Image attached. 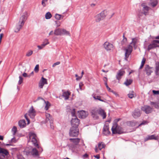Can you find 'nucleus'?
Returning a JSON list of instances; mask_svg holds the SVG:
<instances>
[{
    "label": "nucleus",
    "instance_id": "obj_1",
    "mask_svg": "<svg viewBox=\"0 0 159 159\" xmlns=\"http://www.w3.org/2000/svg\"><path fill=\"white\" fill-rule=\"evenodd\" d=\"M137 43V39L136 38H133L132 39V41L130 43V44L127 47L125 48V59L126 60H127V58L129 57L132 51V45L133 46L134 48L136 49V44Z\"/></svg>",
    "mask_w": 159,
    "mask_h": 159
},
{
    "label": "nucleus",
    "instance_id": "obj_2",
    "mask_svg": "<svg viewBox=\"0 0 159 159\" xmlns=\"http://www.w3.org/2000/svg\"><path fill=\"white\" fill-rule=\"evenodd\" d=\"M24 14L20 17L19 21L16 25L14 30L15 32L17 33L19 31L20 29L22 28L24 25L27 19L26 17L28 16L27 13L25 12L24 13Z\"/></svg>",
    "mask_w": 159,
    "mask_h": 159
},
{
    "label": "nucleus",
    "instance_id": "obj_3",
    "mask_svg": "<svg viewBox=\"0 0 159 159\" xmlns=\"http://www.w3.org/2000/svg\"><path fill=\"white\" fill-rule=\"evenodd\" d=\"M120 120V119H115L113 121V126L111 128L112 133L113 134H121L123 133L124 132L123 131L122 128L118 126L117 123Z\"/></svg>",
    "mask_w": 159,
    "mask_h": 159
},
{
    "label": "nucleus",
    "instance_id": "obj_4",
    "mask_svg": "<svg viewBox=\"0 0 159 159\" xmlns=\"http://www.w3.org/2000/svg\"><path fill=\"white\" fill-rule=\"evenodd\" d=\"M71 114L73 118L71 121L72 127L78 128L80 123V120L77 118L75 115V109H73L71 111Z\"/></svg>",
    "mask_w": 159,
    "mask_h": 159
},
{
    "label": "nucleus",
    "instance_id": "obj_5",
    "mask_svg": "<svg viewBox=\"0 0 159 159\" xmlns=\"http://www.w3.org/2000/svg\"><path fill=\"white\" fill-rule=\"evenodd\" d=\"M31 142L34 146L38 148H39V142L37 139V137L36 134L30 132L29 134V140L28 142Z\"/></svg>",
    "mask_w": 159,
    "mask_h": 159
},
{
    "label": "nucleus",
    "instance_id": "obj_6",
    "mask_svg": "<svg viewBox=\"0 0 159 159\" xmlns=\"http://www.w3.org/2000/svg\"><path fill=\"white\" fill-rule=\"evenodd\" d=\"M53 34L56 35H66L70 36V34L69 32L66 31L64 29L57 28L54 30Z\"/></svg>",
    "mask_w": 159,
    "mask_h": 159
},
{
    "label": "nucleus",
    "instance_id": "obj_7",
    "mask_svg": "<svg viewBox=\"0 0 159 159\" xmlns=\"http://www.w3.org/2000/svg\"><path fill=\"white\" fill-rule=\"evenodd\" d=\"M79 133V130L78 128L72 127L70 129L69 134L70 137H76L78 135Z\"/></svg>",
    "mask_w": 159,
    "mask_h": 159
},
{
    "label": "nucleus",
    "instance_id": "obj_8",
    "mask_svg": "<svg viewBox=\"0 0 159 159\" xmlns=\"http://www.w3.org/2000/svg\"><path fill=\"white\" fill-rule=\"evenodd\" d=\"M105 17L104 12L102 11L100 13L97 15L95 17L96 21L99 22L100 20H103Z\"/></svg>",
    "mask_w": 159,
    "mask_h": 159
},
{
    "label": "nucleus",
    "instance_id": "obj_9",
    "mask_svg": "<svg viewBox=\"0 0 159 159\" xmlns=\"http://www.w3.org/2000/svg\"><path fill=\"white\" fill-rule=\"evenodd\" d=\"M39 100H41V101L43 103L45 104L46 106L45 107V109L46 110H47L49 108V107L50 106V103L48 102V101H45V100L42 98L40 97H39L34 102H36L38 101H39Z\"/></svg>",
    "mask_w": 159,
    "mask_h": 159
},
{
    "label": "nucleus",
    "instance_id": "obj_10",
    "mask_svg": "<svg viewBox=\"0 0 159 159\" xmlns=\"http://www.w3.org/2000/svg\"><path fill=\"white\" fill-rule=\"evenodd\" d=\"M141 110L144 111L146 114H149L152 111V108L148 105H144L143 107H142Z\"/></svg>",
    "mask_w": 159,
    "mask_h": 159
},
{
    "label": "nucleus",
    "instance_id": "obj_11",
    "mask_svg": "<svg viewBox=\"0 0 159 159\" xmlns=\"http://www.w3.org/2000/svg\"><path fill=\"white\" fill-rule=\"evenodd\" d=\"M77 114L79 118H84L87 116L88 113L85 111L82 110L80 111H78Z\"/></svg>",
    "mask_w": 159,
    "mask_h": 159
},
{
    "label": "nucleus",
    "instance_id": "obj_12",
    "mask_svg": "<svg viewBox=\"0 0 159 159\" xmlns=\"http://www.w3.org/2000/svg\"><path fill=\"white\" fill-rule=\"evenodd\" d=\"M153 68L148 65H146L145 68V71L146 74L149 76L153 72Z\"/></svg>",
    "mask_w": 159,
    "mask_h": 159
},
{
    "label": "nucleus",
    "instance_id": "obj_13",
    "mask_svg": "<svg viewBox=\"0 0 159 159\" xmlns=\"http://www.w3.org/2000/svg\"><path fill=\"white\" fill-rule=\"evenodd\" d=\"M28 115L32 119H33L35 116V111L33 106H32L29 110Z\"/></svg>",
    "mask_w": 159,
    "mask_h": 159
},
{
    "label": "nucleus",
    "instance_id": "obj_14",
    "mask_svg": "<svg viewBox=\"0 0 159 159\" xmlns=\"http://www.w3.org/2000/svg\"><path fill=\"white\" fill-rule=\"evenodd\" d=\"M0 153L4 158H7L9 155V152L7 150L0 147Z\"/></svg>",
    "mask_w": 159,
    "mask_h": 159
},
{
    "label": "nucleus",
    "instance_id": "obj_15",
    "mask_svg": "<svg viewBox=\"0 0 159 159\" xmlns=\"http://www.w3.org/2000/svg\"><path fill=\"white\" fill-rule=\"evenodd\" d=\"M103 45L104 48L107 51L111 50L113 48V45L107 42H105Z\"/></svg>",
    "mask_w": 159,
    "mask_h": 159
},
{
    "label": "nucleus",
    "instance_id": "obj_16",
    "mask_svg": "<svg viewBox=\"0 0 159 159\" xmlns=\"http://www.w3.org/2000/svg\"><path fill=\"white\" fill-rule=\"evenodd\" d=\"M103 133L105 135H107L110 134L109 130L108 125H104L103 129Z\"/></svg>",
    "mask_w": 159,
    "mask_h": 159
},
{
    "label": "nucleus",
    "instance_id": "obj_17",
    "mask_svg": "<svg viewBox=\"0 0 159 159\" xmlns=\"http://www.w3.org/2000/svg\"><path fill=\"white\" fill-rule=\"evenodd\" d=\"M141 112L139 109H135L132 114L133 116L135 118H137L140 116Z\"/></svg>",
    "mask_w": 159,
    "mask_h": 159
},
{
    "label": "nucleus",
    "instance_id": "obj_18",
    "mask_svg": "<svg viewBox=\"0 0 159 159\" xmlns=\"http://www.w3.org/2000/svg\"><path fill=\"white\" fill-rule=\"evenodd\" d=\"M125 74V72L123 70H120L118 72L116 75V79L118 80H120L121 77Z\"/></svg>",
    "mask_w": 159,
    "mask_h": 159
},
{
    "label": "nucleus",
    "instance_id": "obj_19",
    "mask_svg": "<svg viewBox=\"0 0 159 159\" xmlns=\"http://www.w3.org/2000/svg\"><path fill=\"white\" fill-rule=\"evenodd\" d=\"M159 138L158 136H156L155 135H148L147 137L145 139L144 141H146L148 140L154 139L157 140Z\"/></svg>",
    "mask_w": 159,
    "mask_h": 159
},
{
    "label": "nucleus",
    "instance_id": "obj_20",
    "mask_svg": "<svg viewBox=\"0 0 159 159\" xmlns=\"http://www.w3.org/2000/svg\"><path fill=\"white\" fill-rule=\"evenodd\" d=\"M31 154L34 156H38L39 155L38 150L35 148H32L31 147Z\"/></svg>",
    "mask_w": 159,
    "mask_h": 159
},
{
    "label": "nucleus",
    "instance_id": "obj_21",
    "mask_svg": "<svg viewBox=\"0 0 159 159\" xmlns=\"http://www.w3.org/2000/svg\"><path fill=\"white\" fill-rule=\"evenodd\" d=\"M91 113L94 119H97L98 118V110H92L91 111Z\"/></svg>",
    "mask_w": 159,
    "mask_h": 159
},
{
    "label": "nucleus",
    "instance_id": "obj_22",
    "mask_svg": "<svg viewBox=\"0 0 159 159\" xmlns=\"http://www.w3.org/2000/svg\"><path fill=\"white\" fill-rule=\"evenodd\" d=\"M155 73L156 75H159V62L156 61L155 64Z\"/></svg>",
    "mask_w": 159,
    "mask_h": 159
},
{
    "label": "nucleus",
    "instance_id": "obj_23",
    "mask_svg": "<svg viewBox=\"0 0 159 159\" xmlns=\"http://www.w3.org/2000/svg\"><path fill=\"white\" fill-rule=\"evenodd\" d=\"M98 113L102 117L103 119L106 118V113L103 110L100 109L98 110Z\"/></svg>",
    "mask_w": 159,
    "mask_h": 159
},
{
    "label": "nucleus",
    "instance_id": "obj_24",
    "mask_svg": "<svg viewBox=\"0 0 159 159\" xmlns=\"http://www.w3.org/2000/svg\"><path fill=\"white\" fill-rule=\"evenodd\" d=\"M92 96L95 100H98L102 102H105L102 99V97L100 96H97L96 94H93Z\"/></svg>",
    "mask_w": 159,
    "mask_h": 159
},
{
    "label": "nucleus",
    "instance_id": "obj_25",
    "mask_svg": "<svg viewBox=\"0 0 159 159\" xmlns=\"http://www.w3.org/2000/svg\"><path fill=\"white\" fill-rule=\"evenodd\" d=\"M31 147L26 148L23 151L24 154L27 156L31 154Z\"/></svg>",
    "mask_w": 159,
    "mask_h": 159
},
{
    "label": "nucleus",
    "instance_id": "obj_26",
    "mask_svg": "<svg viewBox=\"0 0 159 159\" xmlns=\"http://www.w3.org/2000/svg\"><path fill=\"white\" fill-rule=\"evenodd\" d=\"M142 6H143V13L144 14L146 15L147 14V13L148 12V11L149 10V8L147 6H144V5H143V4H142Z\"/></svg>",
    "mask_w": 159,
    "mask_h": 159
},
{
    "label": "nucleus",
    "instance_id": "obj_27",
    "mask_svg": "<svg viewBox=\"0 0 159 159\" xmlns=\"http://www.w3.org/2000/svg\"><path fill=\"white\" fill-rule=\"evenodd\" d=\"M69 140L71 142H73L74 143V144L77 145L79 143L80 141V139L79 138H76V139H70Z\"/></svg>",
    "mask_w": 159,
    "mask_h": 159
},
{
    "label": "nucleus",
    "instance_id": "obj_28",
    "mask_svg": "<svg viewBox=\"0 0 159 159\" xmlns=\"http://www.w3.org/2000/svg\"><path fill=\"white\" fill-rule=\"evenodd\" d=\"M46 117V121L47 122L49 121L50 123H52V118L50 116V115L49 113H46L45 115Z\"/></svg>",
    "mask_w": 159,
    "mask_h": 159
},
{
    "label": "nucleus",
    "instance_id": "obj_29",
    "mask_svg": "<svg viewBox=\"0 0 159 159\" xmlns=\"http://www.w3.org/2000/svg\"><path fill=\"white\" fill-rule=\"evenodd\" d=\"M70 93L69 92H64L63 93L62 96L65 98V100H67L69 98V96L70 95Z\"/></svg>",
    "mask_w": 159,
    "mask_h": 159
},
{
    "label": "nucleus",
    "instance_id": "obj_30",
    "mask_svg": "<svg viewBox=\"0 0 159 159\" xmlns=\"http://www.w3.org/2000/svg\"><path fill=\"white\" fill-rule=\"evenodd\" d=\"M18 124L21 128H23L25 127L26 123L25 120H20L19 121Z\"/></svg>",
    "mask_w": 159,
    "mask_h": 159
},
{
    "label": "nucleus",
    "instance_id": "obj_31",
    "mask_svg": "<svg viewBox=\"0 0 159 159\" xmlns=\"http://www.w3.org/2000/svg\"><path fill=\"white\" fill-rule=\"evenodd\" d=\"M155 48V43L154 42L153 40L152 41L151 43L149 44L148 48V50L150 51L151 49Z\"/></svg>",
    "mask_w": 159,
    "mask_h": 159
},
{
    "label": "nucleus",
    "instance_id": "obj_32",
    "mask_svg": "<svg viewBox=\"0 0 159 159\" xmlns=\"http://www.w3.org/2000/svg\"><path fill=\"white\" fill-rule=\"evenodd\" d=\"M105 145L103 142L99 143L98 144V148L100 150H101L102 148H104Z\"/></svg>",
    "mask_w": 159,
    "mask_h": 159
},
{
    "label": "nucleus",
    "instance_id": "obj_33",
    "mask_svg": "<svg viewBox=\"0 0 159 159\" xmlns=\"http://www.w3.org/2000/svg\"><path fill=\"white\" fill-rule=\"evenodd\" d=\"M134 92L133 91H130L128 94V97L130 98H132L134 97Z\"/></svg>",
    "mask_w": 159,
    "mask_h": 159
},
{
    "label": "nucleus",
    "instance_id": "obj_34",
    "mask_svg": "<svg viewBox=\"0 0 159 159\" xmlns=\"http://www.w3.org/2000/svg\"><path fill=\"white\" fill-rule=\"evenodd\" d=\"M157 0H153L150 3L151 5L153 7H155L157 4Z\"/></svg>",
    "mask_w": 159,
    "mask_h": 159
},
{
    "label": "nucleus",
    "instance_id": "obj_35",
    "mask_svg": "<svg viewBox=\"0 0 159 159\" xmlns=\"http://www.w3.org/2000/svg\"><path fill=\"white\" fill-rule=\"evenodd\" d=\"M55 17L56 19L59 20L61 18L63 19V18L64 16L59 14H56L55 15Z\"/></svg>",
    "mask_w": 159,
    "mask_h": 159
},
{
    "label": "nucleus",
    "instance_id": "obj_36",
    "mask_svg": "<svg viewBox=\"0 0 159 159\" xmlns=\"http://www.w3.org/2000/svg\"><path fill=\"white\" fill-rule=\"evenodd\" d=\"M52 16V15L51 13L49 12H47L45 16V18L47 19H50Z\"/></svg>",
    "mask_w": 159,
    "mask_h": 159
},
{
    "label": "nucleus",
    "instance_id": "obj_37",
    "mask_svg": "<svg viewBox=\"0 0 159 159\" xmlns=\"http://www.w3.org/2000/svg\"><path fill=\"white\" fill-rule=\"evenodd\" d=\"M132 82V80L131 79L126 80V81L124 83V84L126 86H128L130 85Z\"/></svg>",
    "mask_w": 159,
    "mask_h": 159
},
{
    "label": "nucleus",
    "instance_id": "obj_38",
    "mask_svg": "<svg viewBox=\"0 0 159 159\" xmlns=\"http://www.w3.org/2000/svg\"><path fill=\"white\" fill-rule=\"evenodd\" d=\"M46 41H47V40H46ZM47 42H48L47 41ZM48 44V43H43V44L41 46L38 45L37 47L39 49H41L43 48L46 45Z\"/></svg>",
    "mask_w": 159,
    "mask_h": 159
},
{
    "label": "nucleus",
    "instance_id": "obj_39",
    "mask_svg": "<svg viewBox=\"0 0 159 159\" xmlns=\"http://www.w3.org/2000/svg\"><path fill=\"white\" fill-rule=\"evenodd\" d=\"M40 81L44 84H48L47 79L44 78L43 77H42Z\"/></svg>",
    "mask_w": 159,
    "mask_h": 159
},
{
    "label": "nucleus",
    "instance_id": "obj_40",
    "mask_svg": "<svg viewBox=\"0 0 159 159\" xmlns=\"http://www.w3.org/2000/svg\"><path fill=\"white\" fill-rule=\"evenodd\" d=\"M11 131L13 133V135H15L17 131V128L15 126H13L12 128V129Z\"/></svg>",
    "mask_w": 159,
    "mask_h": 159
},
{
    "label": "nucleus",
    "instance_id": "obj_41",
    "mask_svg": "<svg viewBox=\"0 0 159 159\" xmlns=\"http://www.w3.org/2000/svg\"><path fill=\"white\" fill-rule=\"evenodd\" d=\"M48 1V0H42L41 3L43 7H44L46 6V3Z\"/></svg>",
    "mask_w": 159,
    "mask_h": 159
},
{
    "label": "nucleus",
    "instance_id": "obj_42",
    "mask_svg": "<svg viewBox=\"0 0 159 159\" xmlns=\"http://www.w3.org/2000/svg\"><path fill=\"white\" fill-rule=\"evenodd\" d=\"M19 80L18 81V84H21L23 82V78L21 75L19 76Z\"/></svg>",
    "mask_w": 159,
    "mask_h": 159
},
{
    "label": "nucleus",
    "instance_id": "obj_43",
    "mask_svg": "<svg viewBox=\"0 0 159 159\" xmlns=\"http://www.w3.org/2000/svg\"><path fill=\"white\" fill-rule=\"evenodd\" d=\"M33 51L31 50H30L27 52L26 54V56L27 57H30L32 55L33 53Z\"/></svg>",
    "mask_w": 159,
    "mask_h": 159
},
{
    "label": "nucleus",
    "instance_id": "obj_44",
    "mask_svg": "<svg viewBox=\"0 0 159 159\" xmlns=\"http://www.w3.org/2000/svg\"><path fill=\"white\" fill-rule=\"evenodd\" d=\"M39 70V65H36L34 69V70L36 72H38Z\"/></svg>",
    "mask_w": 159,
    "mask_h": 159
},
{
    "label": "nucleus",
    "instance_id": "obj_45",
    "mask_svg": "<svg viewBox=\"0 0 159 159\" xmlns=\"http://www.w3.org/2000/svg\"><path fill=\"white\" fill-rule=\"evenodd\" d=\"M152 93L154 95H159V90H152Z\"/></svg>",
    "mask_w": 159,
    "mask_h": 159
},
{
    "label": "nucleus",
    "instance_id": "obj_46",
    "mask_svg": "<svg viewBox=\"0 0 159 159\" xmlns=\"http://www.w3.org/2000/svg\"><path fill=\"white\" fill-rule=\"evenodd\" d=\"M17 158L18 159H24L23 156L20 154L17 155Z\"/></svg>",
    "mask_w": 159,
    "mask_h": 159
},
{
    "label": "nucleus",
    "instance_id": "obj_47",
    "mask_svg": "<svg viewBox=\"0 0 159 159\" xmlns=\"http://www.w3.org/2000/svg\"><path fill=\"white\" fill-rule=\"evenodd\" d=\"M84 74V72L83 71H82L81 72V76H80L78 78H76V80H80L82 77L83 75Z\"/></svg>",
    "mask_w": 159,
    "mask_h": 159
},
{
    "label": "nucleus",
    "instance_id": "obj_48",
    "mask_svg": "<svg viewBox=\"0 0 159 159\" xmlns=\"http://www.w3.org/2000/svg\"><path fill=\"white\" fill-rule=\"evenodd\" d=\"M44 85V84L43 83L41 82L40 81L39 83V86L40 88H42Z\"/></svg>",
    "mask_w": 159,
    "mask_h": 159
},
{
    "label": "nucleus",
    "instance_id": "obj_49",
    "mask_svg": "<svg viewBox=\"0 0 159 159\" xmlns=\"http://www.w3.org/2000/svg\"><path fill=\"white\" fill-rule=\"evenodd\" d=\"M60 62L59 61H57L52 65V67H55L56 65H58L60 64Z\"/></svg>",
    "mask_w": 159,
    "mask_h": 159
},
{
    "label": "nucleus",
    "instance_id": "obj_50",
    "mask_svg": "<svg viewBox=\"0 0 159 159\" xmlns=\"http://www.w3.org/2000/svg\"><path fill=\"white\" fill-rule=\"evenodd\" d=\"M146 61V59L145 58H143L142 61L141 63V65H143V66H144V65L145 64V62Z\"/></svg>",
    "mask_w": 159,
    "mask_h": 159
},
{
    "label": "nucleus",
    "instance_id": "obj_51",
    "mask_svg": "<svg viewBox=\"0 0 159 159\" xmlns=\"http://www.w3.org/2000/svg\"><path fill=\"white\" fill-rule=\"evenodd\" d=\"M22 75L24 77H30V75H28L25 72L23 73L22 74Z\"/></svg>",
    "mask_w": 159,
    "mask_h": 159
},
{
    "label": "nucleus",
    "instance_id": "obj_52",
    "mask_svg": "<svg viewBox=\"0 0 159 159\" xmlns=\"http://www.w3.org/2000/svg\"><path fill=\"white\" fill-rule=\"evenodd\" d=\"M105 86H106V87L107 88V90L111 92V89L108 87L107 84L106 83V84H105Z\"/></svg>",
    "mask_w": 159,
    "mask_h": 159
},
{
    "label": "nucleus",
    "instance_id": "obj_53",
    "mask_svg": "<svg viewBox=\"0 0 159 159\" xmlns=\"http://www.w3.org/2000/svg\"><path fill=\"white\" fill-rule=\"evenodd\" d=\"M25 118L27 120V121H28V124H29L30 123V120H29V119L28 118V117H27V114H25Z\"/></svg>",
    "mask_w": 159,
    "mask_h": 159
},
{
    "label": "nucleus",
    "instance_id": "obj_54",
    "mask_svg": "<svg viewBox=\"0 0 159 159\" xmlns=\"http://www.w3.org/2000/svg\"><path fill=\"white\" fill-rule=\"evenodd\" d=\"M103 81L104 82L105 84H106V83L107 84V79L106 77H104L103 78Z\"/></svg>",
    "mask_w": 159,
    "mask_h": 159
},
{
    "label": "nucleus",
    "instance_id": "obj_55",
    "mask_svg": "<svg viewBox=\"0 0 159 159\" xmlns=\"http://www.w3.org/2000/svg\"><path fill=\"white\" fill-rule=\"evenodd\" d=\"M16 142V140L15 138H13L11 139V143H15Z\"/></svg>",
    "mask_w": 159,
    "mask_h": 159
},
{
    "label": "nucleus",
    "instance_id": "obj_56",
    "mask_svg": "<svg viewBox=\"0 0 159 159\" xmlns=\"http://www.w3.org/2000/svg\"><path fill=\"white\" fill-rule=\"evenodd\" d=\"M50 123V126L51 128L53 129H54V126L53 125V122L52 123Z\"/></svg>",
    "mask_w": 159,
    "mask_h": 159
},
{
    "label": "nucleus",
    "instance_id": "obj_57",
    "mask_svg": "<svg viewBox=\"0 0 159 159\" xmlns=\"http://www.w3.org/2000/svg\"><path fill=\"white\" fill-rule=\"evenodd\" d=\"M88 156V155L87 154H85L83 155L84 158L85 159L87 158Z\"/></svg>",
    "mask_w": 159,
    "mask_h": 159
},
{
    "label": "nucleus",
    "instance_id": "obj_58",
    "mask_svg": "<svg viewBox=\"0 0 159 159\" xmlns=\"http://www.w3.org/2000/svg\"><path fill=\"white\" fill-rule=\"evenodd\" d=\"M156 106L154 107L156 108L159 107V103H156Z\"/></svg>",
    "mask_w": 159,
    "mask_h": 159
},
{
    "label": "nucleus",
    "instance_id": "obj_59",
    "mask_svg": "<svg viewBox=\"0 0 159 159\" xmlns=\"http://www.w3.org/2000/svg\"><path fill=\"white\" fill-rule=\"evenodd\" d=\"M83 85V84L81 82H80L79 83V87H80V89L81 90H82L81 87H82V86Z\"/></svg>",
    "mask_w": 159,
    "mask_h": 159
},
{
    "label": "nucleus",
    "instance_id": "obj_60",
    "mask_svg": "<svg viewBox=\"0 0 159 159\" xmlns=\"http://www.w3.org/2000/svg\"><path fill=\"white\" fill-rule=\"evenodd\" d=\"M147 124L146 121H143L142 123H141L139 125V126H140L141 125H144Z\"/></svg>",
    "mask_w": 159,
    "mask_h": 159
},
{
    "label": "nucleus",
    "instance_id": "obj_61",
    "mask_svg": "<svg viewBox=\"0 0 159 159\" xmlns=\"http://www.w3.org/2000/svg\"><path fill=\"white\" fill-rule=\"evenodd\" d=\"M94 157L95 158H96L97 159H99L100 158V156L99 155H95V156H94Z\"/></svg>",
    "mask_w": 159,
    "mask_h": 159
},
{
    "label": "nucleus",
    "instance_id": "obj_62",
    "mask_svg": "<svg viewBox=\"0 0 159 159\" xmlns=\"http://www.w3.org/2000/svg\"><path fill=\"white\" fill-rule=\"evenodd\" d=\"M154 42L156 43H159V40H153Z\"/></svg>",
    "mask_w": 159,
    "mask_h": 159
},
{
    "label": "nucleus",
    "instance_id": "obj_63",
    "mask_svg": "<svg viewBox=\"0 0 159 159\" xmlns=\"http://www.w3.org/2000/svg\"><path fill=\"white\" fill-rule=\"evenodd\" d=\"M150 104L151 105H153L154 106H156V102H151L150 103Z\"/></svg>",
    "mask_w": 159,
    "mask_h": 159
},
{
    "label": "nucleus",
    "instance_id": "obj_64",
    "mask_svg": "<svg viewBox=\"0 0 159 159\" xmlns=\"http://www.w3.org/2000/svg\"><path fill=\"white\" fill-rule=\"evenodd\" d=\"M3 34H1L0 35V40H1L2 39V38L3 36Z\"/></svg>",
    "mask_w": 159,
    "mask_h": 159
}]
</instances>
